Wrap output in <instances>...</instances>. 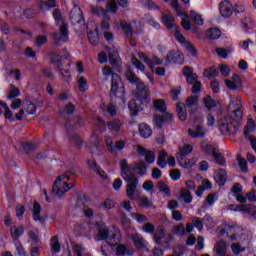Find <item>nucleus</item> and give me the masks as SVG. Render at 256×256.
I'll use <instances>...</instances> for the list:
<instances>
[{
  "label": "nucleus",
  "instance_id": "nucleus-32",
  "mask_svg": "<svg viewBox=\"0 0 256 256\" xmlns=\"http://www.w3.org/2000/svg\"><path fill=\"white\" fill-rule=\"evenodd\" d=\"M139 133L141 137H144V139H148L150 135H153V130H151V127H149V125L147 124H140Z\"/></svg>",
  "mask_w": 256,
  "mask_h": 256
},
{
  "label": "nucleus",
  "instance_id": "nucleus-3",
  "mask_svg": "<svg viewBox=\"0 0 256 256\" xmlns=\"http://www.w3.org/2000/svg\"><path fill=\"white\" fill-rule=\"evenodd\" d=\"M120 175L124 181H127L126 185V195L129 199H133L135 197V191H137V186L139 185V178L137 176L129 175V168L125 166V164L122 166V172H120Z\"/></svg>",
  "mask_w": 256,
  "mask_h": 256
},
{
  "label": "nucleus",
  "instance_id": "nucleus-39",
  "mask_svg": "<svg viewBox=\"0 0 256 256\" xmlns=\"http://www.w3.org/2000/svg\"><path fill=\"white\" fill-rule=\"evenodd\" d=\"M180 197L183 199L184 203H191L193 201V197L191 196V191L187 188H182L180 192Z\"/></svg>",
  "mask_w": 256,
  "mask_h": 256
},
{
  "label": "nucleus",
  "instance_id": "nucleus-18",
  "mask_svg": "<svg viewBox=\"0 0 256 256\" xmlns=\"http://www.w3.org/2000/svg\"><path fill=\"white\" fill-rule=\"evenodd\" d=\"M173 119V115L167 112H164V114L161 115H154V123L156 124V127L158 129H161L163 127V123H169Z\"/></svg>",
  "mask_w": 256,
  "mask_h": 256
},
{
  "label": "nucleus",
  "instance_id": "nucleus-30",
  "mask_svg": "<svg viewBox=\"0 0 256 256\" xmlns=\"http://www.w3.org/2000/svg\"><path fill=\"white\" fill-rule=\"evenodd\" d=\"M202 151L208 157H213L216 154V152L219 151V148L213 146V144L207 143L202 147Z\"/></svg>",
  "mask_w": 256,
  "mask_h": 256
},
{
  "label": "nucleus",
  "instance_id": "nucleus-46",
  "mask_svg": "<svg viewBox=\"0 0 256 256\" xmlns=\"http://www.w3.org/2000/svg\"><path fill=\"white\" fill-rule=\"evenodd\" d=\"M121 26L122 31L125 33L126 37H128V39H131V37H133V26H131V24L127 22H122Z\"/></svg>",
  "mask_w": 256,
  "mask_h": 256
},
{
  "label": "nucleus",
  "instance_id": "nucleus-10",
  "mask_svg": "<svg viewBox=\"0 0 256 256\" xmlns=\"http://www.w3.org/2000/svg\"><path fill=\"white\" fill-rule=\"evenodd\" d=\"M115 237H117V235L115 233L109 232V229H107V226H105V224H102L98 227V235L95 238L96 241H111L113 239H115Z\"/></svg>",
  "mask_w": 256,
  "mask_h": 256
},
{
  "label": "nucleus",
  "instance_id": "nucleus-19",
  "mask_svg": "<svg viewBox=\"0 0 256 256\" xmlns=\"http://www.w3.org/2000/svg\"><path fill=\"white\" fill-rule=\"evenodd\" d=\"M214 180L219 185V187L225 186V183H227V172L225 169L220 168L218 171L214 173Z\"/></svg>",
  "mask_w": 256,
  "mask_h": 256
},
{
  "label": "nucleus",
  "instance_id": "nucleus-40",
  "mask_svg": "<svg viewBox=\"0 0 256 256\" xmlns=\"http://www.w3.org/2000/svg\"><path fill=\"white\" fill-rule=\"evenodd\" d=\"M203 104L208 109L211 111V109H215L217 107V102L211 97V96H206L203 98Z\"/></svg>",
  "mask_w": 256,
  "mask_h": 256
},
{
  "label": "nucleus",
  "instance_id": "nucleus-25",
  "mask_svg": "<svg viewBox=\"0 0 256 256\" xmlns=\"http://www.w3.org/2000/svg\"><path fill=\"white\" fill-rule=\"evenodd\" d=\"M256 129V123L255 121H253V119H249L248 120V126L244 127V137L245 139H253V137H251V133L253 131H255Z\"/></svg>",
  "mask_w": 256,
  "mask_h": 256
},
{
  "label": "nucleus",
  "instance_id": "nucleus-24",
  "mask_svg": "<svg viewBox=\"0 0 256 256\" xmlns=\"http://www.w3.org/2000/svg\"><path fill=\"white\" fill-rule=\"evenodd\" d=\"M132 240L135 245L136 249H145L147 247V242L143 238V236H140L139 234L132 235Z\"/></svg>",
  "mask_w": 256,
  "mask_h": 256
},
{
  "label": "nucleus",
  "instance_id": "nucleus-54",
  "mask_svg": "<svg viewBox=\"0 0 256 256\" xmlns=\"http://www.w3.org/2000/svg\"><path fill=\"white\" fill-rule=\"evenodd\" d=\"M232 13H235V15H239V13H245V5L241 3H236L234 6L232 5Z\"/></svg>",
  "mask_w": 256,
  "mask_h": 256
},
{
  "label": "nucleus",
  "instance_id": "nucleus-31",
  "mask_svg": "<svg viewBox=\"0 0 256 256\" xmlns=\"http://www.w3.org/2000/svg\"><path fill=\"white\" fill-rule=\"evenodd\" d=\"M10 233L11 236L13 237V239H19L21 235H23V233H25V227L23 226H12L10 228Z\"/></svg>",
  "mask_w": 256,
  "mask_h": 256
},
{
  "label": "nucleus",
  "instance_id": "nucleus-14",
  "mask_svg": "<svg viewBox=\"0 0 256 256\" xmlns=\"http://www.w3.org/2000/svg\"><path fill=\"white\" fill-rule=\"evenodd\" d=\"M219 11L222 17L229 19L233 15V4L228 0H224L219 4Z\"/></svg>",
  "mask_w": 256,
  "mask_h": 256
},
{
  "label": "nucleus",
  "instance_id": "nucleus-8",
  "mask_svg": "<svg viewBox=\"0 0 256 256\" xmlns=\"http://www.w3.org/2000/svg\"><path fill=\"white\" fill-rule=\"evenodd\" d=\"M118 95H125V85L119 74H112L110 97L117 99Z\"/></svg>",
  "mask_w": 256,
  "mask_h": 256
},
{
  "label": "nucleus",
  "instance_id": "nucleus-23",
  "mask_svg": "<svg viewBox=\"0 0 256 256\" xmlns=\"http://www.w3.org/2000/svg\"><path fill=\"white\" fill-rule=\"evenodd\" d=\"M217 194L216 193H210L207 195L204 205L200 208V211H207V207H213L215 205V201H217Z\"/></svg>",
  "mask_w": 256,
  "mask_h": 256
},
{
  "label": "nucleus",
  "instance_id": "nucleus-37",
  "mask_svg": "<svg viewBox=\"0 0 256 256\" xmlns=\"http://www.w3.org/2000/svg\"><path fill=\"white\" fill-rule=\"evenodd\" d=\"M235 50L233 48H217L216 53L218 57H221L222 59H227L228 55H231V53H234Z\"/></svg>",
  "mask_w": 256,
  "mask_h": 256
},
{
  "label": "nucleus",
  "instance_id": "nucleus-48",
  "mask_svg": "<svg viewBox=\"0 0 256 256\" xmlns=\"http://www.w3.org/2000/svg\"><path fill=\"white\" fill-rule=\"evenodd\" d=\"M213 157L217 165H220V167H225V163H227V161L225 160V157H223V154L219 152V150L213 155Z\"/></svg>",
  "mask_w": 256,
  "mask_h": 256
},
{
  "label": "nucleus",
  "instance_id": "nucleus-2",
  "mask_svg": "<svg viewBox=\"0 0 256 256\" xmlns=\"http://www.w3.org/2000/svg\"><path fill=\"white\" fill-rule=\"evenodd\" d=\"M125 77L127 81H129L133 85H136V99L142 104L149 103V101H151V90H149V87H147L145 83L141 82V79H139V77L135 75V72H133V68H131V66L127 67Z\"/></svg>",
  "mask_w": 256,
  "mask_h": 256
},
{
  "label": "nucleus",
  "instance_id": "nucleus-22",
  "mask_svg": "<svg viewBox=\"0 0 256 256\" xmlns=\"http://www.w3.org/2000/svg\"><path fill=\"white\" fill-rule=\"evenodd\" d=\"M167 235V230H165V227L158 226L156 228V231L154 232V241L157 245H161V240L165 239Z\"/></svg>",
  "mask_w": 256,
  "mask_h": 256
},
{
  "label": "nucleus",
  "instance_id": "nucleus-5",
  "mask_svg": "<svg viewBox=\"0 0 256 256\" xmlns=\"http://www.w3.org/2000/svg\"><path fill=\"white\" fill-rule=\"evenodd\" d=\"M123 166H126L128 168L129 170L128 175H132L133 177H135V175H139L140 177H143V175L147 173V164H145V162L143 161L129 165L127 163V159H123L122 161H120L121 173H123Z\"/></svg>",
  "mask_w": 256,
  "mask_h": 256
},
{
  "label": "nucleus",
  "instance_id": "nucleus-55",
  "mask_svg": "<svg viewBox=\"0 0 256 256\" xmlns=\"http://www.w3.org/2000/svg\"><path fill=\"white\" fill-rule=\"evenodd\" d=\"M132 65H135L136 68H138L139 71H145V65L143 62H141L139 59H137L135 56L131 58Z\"/></svg>",
  "mask_w": 256,
  "mask_h": 256
},
{
  "label": "nucleus",
  "instance_id": "nucleus-17",
  "mask_svg": "<svg viewBox=\"0 0 256 256\" xmlns=\"http://www.w3.org/2000/svg\"><path fill=\"white\" fill-rule=\"evenodd\" d=\"M107 51L110 65H112V67H116L117 69H121V60H119V53H117L115 49L109 47H107Z\"/></svg>",
  "mask_w": 256,
  "mask_h": 256
},
{
  "label": "nucleus",
  "instance_id": "nucleus-13",
  "mask_svg": "<svg viewBox=\"0 0 256 256\" xmlns=\"http://www.w3.org/2000/svg\"><path fill=\"white\" fill-rule=\"evenodd\" d=\"M166 60L169 63L183 65V61H185V56H183V53H181V51L179 50H170L166 56Z\"/></svg>",
  "mask_w": 256,
  "mask_h": 256
},
{
  "label": "nucleus",
  "instance_id": "nucleus-41",
  "mask_svg": "<svg viewBox=\"0 0 256 256\" xmlns=\"http://www.w3.org/2000/svg\"><path fill=\"white\" fill-rule=\"evenodd\" d=\"M198 79L199 77L197 76V74L193 73V95H199V93L201 92L202 84Z\"/></svg>",
  "mask_w": 256,
  "mask_h": 256
},
{
  "label": "nucleus",
  "instance_id": "nucleus-6",
  "mask_svg": "<svg viewBox=\"0 0 256 256\" xmlns=\"http://www.w3.org/2000/svg\"><path fill=\"white\" fill-rule=\"evenodd\" d=\"M91 12H92V15H96L97 17H102L104 19V21H109L110 16L108 13L109 12L117 13V2H115V0H111V1L107 2L106 9L92 6Z\"/></svg>",
  "mask_w": 256,
  "mask_h": 256
},
{
  "label": "nucleus",
  "instance_id": "nucleus-26",
  "mask_svg": "<svg viewBox=\"0 0 256 256\" xmlns=\"http://www.w3.org/2000/svg\"><path fill=\"white\" fill-rule=\"evenodd\" d=\"M207 137V128L198 125L195 127L193 131V138L194 139H205Z\"/></svg>",
  "mask_w": 256,
  "mask_h": 256
},
{
  "label": "nucleus",
  "instance_id": "nucleus-36",
  "mask_svg": "<svg viewBox=\"0 0 256 256\" xmlns=\"http://www.w3.org/2000/svg\"><path fill=\"white\" fill-rule=\"evenodd\" d=\"M77 86L80 93H85V91L89 89V84H87V78H85V76L79 77L77 81Z\"/></svg>",
  "mask_w": 256,
  "mask_h": 256
},
{
  "label": "nucleus",
  "instance_id": "nucleus-61",
  "mask_svg": "<svg viewBox=\"0 0 256 256\" xmlns=\"http://www.w3.org/2000/svg\"><path fill=\"white\" fill-rule=\"evenodd\" d=\"M128 108L134 115H137V113H139V107H137V102H135V100L129 101Z\"/></svg>",
  "mask_w": 256,
  "mask_h": 256
},
{
  "label": "nucleus",
  "instance_id": "nucleus-62",
  "mask_svg": "<svg viewBox=\"0 0 256 256\" xmlns=\"http://www.w3.org/2000/svg\"><path fill=\"white\" fill-rule=\"evenodd\" d=\"M193 228L198 229V231H203V221L201 219L194 217L193 218Z\"/></svg>",
  "mask_w": 256,
  "mask_h": 256
},
{
  "label": "nucleus",
  "instance_id": "nucleus-56",
  "mask_svg": "<svg viewBox=\"0 0 256 256\" xmlns=\"http://www.w3.org/2000/svg\"><path fill=\"white\" fill-rule=\"evenodd\" d=\"M195 249L196 251H203L205 249V238L203 236H198Z\"/></svg>",
  "mask_w": 256,
  "mask_h": 256
},
{
  "label": "nucleus",
  "instance_id": "nucleus-51",
  "mask_svg": "<svg viewBox=\"0 0 256 256\" xmlns=\"http://www.w3.org/2000/svg\"><path fill=\"white\" fill-rule=\"evenodd\" d=\"M23 150L25 151V153L27 155H29V153H31V151H35V149H37V144L35 143H31V142H26L22 144Z\"/></svg>",
  "mask_w": 256,
  "mask_h": 256
},
{
  "label": "nucleus",
  "instance_id": "nucleus-42",
  "mask_svg": "<svg viewBox=\"0 0 256 256\" xmlns=\"http://www.w3.org/2000/svg\"><path fill=\"white\" fill-rule=\"evenodd\" d=\"M53 7H56L55 0L40 1L39 8L41 11H49Z\"/></svg>",
  "mask_w": 256,
  "mask_h": 256
},
{
  "label": "nucleus",
  "instance_id": "nucleus-16",
  "mask_svg": "<svg viewBox=\"0 0 256 256\" xmlns=\"http://www.w3.org/2000/svg\"><path fill=\"white\" fill-rule=\"evenodd\" d=\"M191 153H193V146L191 144H184L182 147H179V152L176 155L177 161L183 163L187 155H191Z\"/></svg>",
  "mask_w": 256,
  "mask_h": 256
},
{
  "label": "nucleus",
  "instance_id": "nucleus-58",
  "mask_svg": "<svg viewBox=\"0 0 256 256\" xmlns=\"http://www.w3.org/2000/svg\"><path fill=\"white\" fill-rule=\"evenodd\" d=\"M173 31L175 39L178 40L179 43H183L185 41V36L179 31V26H176Z\"/></svg>",
  "mask_w": 256,
  "mask_h": 256
},
{
  "label": "nucleus",
  "instance_id": "nucleus-28",
  "mask_svg": "<svg viewBox=\"0 0 256 256\" xmlns=\"http://www.w3.org/2000/svg\"><path fill=\"white\" fill-rule=\"evenodd\" d=\"M215 252L218 256L227 255V243L223 240L218 241L215 245Z\"/></svg>",
  "mask_w": 256,
  "mask_h": 256
},
{
  "label": "nucleus",
  "instance_id": "nucleus-34",
  "mask_svg": "<svg viewBox=\"0 0 256 256\" xmlns=\"http://www.w3.org/2000/svg\"><path fill=\"white\" fill-rule=\"evenodd\" d=\"M66 127H72V129H79L83 127V119L81 116H75L74 120L72 122L67 121L66 122Z\"/></svg>",
  "mask_w": 256,
  "mask_h": 256
},
{
  "label": "nucleus",
  "instance_id": "nucleus-38",
  "mask_svg": "<svg viewBox=\"0 0 256 256\" xmlns=\"http://www.w3.org/2000/svg\"><path fill=\"white\" fill-rule=\"evenodd\" d=\"M32 211L34 221H41V204L39 202L34 201Z\"/></svg>",
  "mask_w": 256,
  "mask_h": 256
},
{
  "label": "nucleus",
  "instance_id": "nucleus-9",
  "mask_svg": "<svg viewBox=\"0 0 256 256\" xmlns=\"http://www.w3.org/2000/svg\"><path fill=\"white\" fill-rule=\"evenodd\" d=\"M185 107H189L191 113V107H193V96H190L186 99V106L182 102H178L176 104V111L178 113V119H180V121H186L187 119V112L184 111Z\"/></svg>",
  "mask_w": 256,
  "mask_h": 256
},
{
  "label": "nucleus",
  "instance_id": "nucleus-43",
  "mask_svg": "<svg viewBox=\"0 0 256 256\" xmlns=\"http://www.w3.org/2000/svg\"><path fill=\"white\" fill-rule=\"evenodd\" d=\"M238 167H240V171L244 174L249 173V167L247 166V160L241 156H237Z\"/></svg>",
  "mask_w": 256,
  "mask_h": 256
},
{
  "label": "nucleus",
  "instance_id": "nucleus-49",
  "mask_svg": "<svg viewBox=\"0 0 256 256\" xmlns=\"http://www.w3.org/2000/svg\"><path fill=\"white\" fill-rule=\"evenodd\" d=\"M88 39L91 45L95 46L99 44V34L97 32L89 31Z\"/></svg>",
  "mask_w": 256,
  "mask_h": 256
},
{
  "label": "nucleus",
  "instance_id": "nucleus-33",
  "mask_svg": "<svg viewBox=\"0 0 256 256\" xmlns=\"http://www.w3.org/2000/svg\"><path fill=\"white\" fill-rule=\"evenodd\" d=\"M218 75H219V70H217L215 66L206 68L203 74V76L206 77V79H215V77H218Z\"/></svg>",
  "mask_w": 256,
  "mask_h": 256
},
{
  "label": "nucleus",
  "instance_id": "nucleus-44",
  "mask_svg": "<svg viewBox=\"0 0 256 256\" xmlns=\"http://www.w3.org/2000/svg\"><path fill=\"white\" fill-rule=\"evenodd\" d=\"M154 109H156V111H160V113H165V111H167V105L165 104V100L163 99L155 100Z\"/></svg>",
  "mask_w": 256,
  "mask_h": 256
},
{
  "label": "nucleus",
  "instance_id": "nucleus-11",
  "mask_svg": "<svg viewBox=\"0 0 256 256\" xmlns=\"http://www.w3.org/2000/svg\"><path fill=\"white\" fill-rule=\"evenodd\" d=\"M70 20L72 21V25H84L85 18L83 17V12L79 6H74L71 10Z\"/></svg>",
  "mask_w": 256,
  "mask_h": 256
},
{
  "label": "nucleus",
  "instance_id": "nucleus-50",
  "mask_svg": "<svg viewBox=\"0 0 256 256\" xmlns=\"http://www.w3.org/2000/svg\"><path fill=\"white\" fill-rule=\"evenodd\" d=\"M157 189H159L160 193H165V195H169V186L165 183V181L160 180L156 184Z\"/></svg>",
  "mask_w": 256,
  "mask_h": 256
},
{
  "label": "nucleus",
  "instance_id": "nucleus-35",
  "mask_svg": "<svg viewBox=\"0 0 256 256\" xmlns=\"http://www.w3.org/2000/svg\"><path fill=\"white\" fill-rule=\"evenodd\" d=\"M157 165L161 169H165V167H167V152L165 150L159 152Z\"/></svg>",
  "mask_w": 256,
  "mask_h": 256
},
{
  "label": "nucleus",
  "instance_id": "nucleus-20",
  "mask_svg": "<svg viewBox=\"0 0 256 256\" xmlns=\"http://www.w3.org/2000/svg\"><path fill=\"white\" fill-rule=\"evenodd\" d=\"M161 21L167 29H175V27H177V25H175V18L170 13L162 14Z\"/></svg>",
  "mask_w": 256,
  "mask_h": 256
},
{
  "label": "nucleus",
  "instance_id": "nucleus-53",
  "mask_svg": "<svg viewBox=\"0 0 256 256\" xmlns=\"http://www.w3.org/2000/svg\"><path fill=\"white\" fill-rule=\"evenodd\" d=\"M51 243H52V250H54L55 253H59V251H61V244L59 243V237L54 236L51 239Z\"/></svg>",
  "mask_w": 256,
  "mask_h": 256
},
{
  "label": "nucleus",
  "instance_id": "nucleus-21",
  "mask_svg": "<svg viewBox=\"0 0 256 256\" xmlns=\"http://www.w3.org/2000/svg\"><path fill=\"white\" fill-rule=\"evenodd\" d=\"M204 23L205 19H203V16L197 13V11H193V33H198L199 30L197 29V26L201 27Z\"/></svg>",
  "mask_w": 256,
  "mask_h": 256
},
{
  "label": "nucleus",
  "instance_id": "nucleus-29",
  "mask_svg": "<svg viewBox=\"0 0 256 256\" xmlns=\"http://www.w3.org/2000/svg\"><path fill=\"white\" fill-rule=\"evenodd\" d=\"M106 143L108 145V150L112 152L115 151V149H117L118 151H123V149H125V141L123 140L116 141L114 146L111 140H106Z\"/></svg>",
  "mask_w": 256,
  "mask_h": 256
},
{
  "label": "nucleus",
  "instance_id": "nucleus-59",
  "mask_svg": "<svg viewBox=\"0 0 256 256\" xmlns=\"http://www.w3.org/2000/svg\"><path fill=\"white\" fill-rule=\"evenodd\" d=\"M231 193H234V195H241V193H243V185L235 183L231 188Z\"/></svg>",
  "mask_w": 256,
  "mask_h": 256
},
{
  "label": "nucleus",
  "instance_id": "nucleus-7",
  "mask_svg": "<svg viewBox=\"0 0 256 256\" xmlns=\"http://www.w3.org/2000/svg\"><path fill=\"white\" fill-rule=\"evenodd\" d=\"M52 47H60L62 43H67L69 41V29L67 28V24L62 23L60 26V32H52Z\"/></svg>",
  "mask_w": 256,
  "mask_h": 256
},
{
  "label": "nucleus",
  "instance_id": "nucleus-12",
  "mask_svg": "<svg viewBox=\"0 0 256 256\" xmlns=\"http://www.w3.org/2000/svg\"><path fill=\"white\" fill-rule=\"evenodd\" d=\"M191 231H193L192 223H188L186 225V229H185V225L181 223L172 227V233L174 235H178V237H187V234L191 233Z\"/></svg>",
  "mask_w": 256,
  "mask_h": 256
},
{
  "label": "nucleus",
  "instance_id": "nucleus-47",
  "mask_svg": "<svg viewBox=\"0 0 256 256\" xmlns=\"http://www.w3.org/2000/svg\"><path fill=\"white\" fill-rule=\"evenodd\" d=\"M182 73L186 77L187 83L193 85V70H191V67L185 66Z\"/></svg>",
  "mask_w": 256,
  "mask_h": 256
},
{
  "label": "nucleus",
  "instance_id": "nucleus-4",
  "mask_svg": "<svg viewBox=\"0 0 256 256\" xmlns=\"http://www.w3.org/2000/svg\"><path fill=\"white\" fill-rule=\"evenodd\" d=\"M69 177L67 174L60 175L54 182L52 186V193L57 195V197H63L66 191H71V187L69 186Z\"/></svg>",
  "mask_w": 256,
  "mask_h": 256
},
{
  "label": "nucleus",
  "instance_id": "nucleus-45",
  "mask_svg": "<svg viewBox=\"0 0 256 256\" xmlns=\"http://www.w3.org/2000/svg\"><path fill=\"white\" fill-rule=\"evenodd\" d=\"M108 129L110 131H114L115 133H119L121 131V121L119 120H113L107 123Z\"/></svg>",
  "mask_w": 256,
  "mask_h": 256
},
{
  "label": "nucleus",
  "instance_id": "nucleus-15",
  "mask_svg": "<svg viewBox=\"0 0 256 256\" xmlns=\"http://www.w3.org/2000/svg\"><path fill=\"white\" fill-rule=\"evenodd\" d=\"M137 153L140 157H145V161L148 163V165L155 163V154L153 151L147 150L143 146H137Z\"/></svg>",
  "mask_w": 256,
  "mask_h": 256
},
{
  "label": "nucleus",
  "instance_id": "nucleus-63",
  "mask_svg": "<svg viewBox=\"0 0 256 256\" xmlns=\"http://www.w3.org/2000/svg\"><path fill=\"white\" fill-rule=\"evenodd\" d=\"M181 93V86H178L176 88H173L170 91L171 97L173 99V101H177V99H179V94Z\"/></svg>",
  "mask_w": 256,
  "mask_h": 256
},
{
  "label": "nucleus",
  "instance_id": "nucleus-52",
  "mask_svg": "<svg viewBox=\"0 0 256 256\" xmlns=\"http://www.w3.org/2000/svg\"><path fill=\"white\" fill-rule=\"evenodd\" d=\"M138 201H139V205H140V207H144V208H149V207H153V202H151V200L149 199V198H147V197H140L139 199H138Z\"/></svg>",
  "mask_w": 256,
  "mask_h": 256
},
{
  "label": "nucleus",
  "instance_id": "nucleus-1",
  "mask_svg": "<svg viewBox=\"0 0 256 256\" xmlns=\"http://www.w3.org/2000/svg\"><path fill=\"white\" fill-rule=\"evenodd\" d=\"M243 117V111L239 104L230 116H226L219 121V129L222 135H235L239 131V121Z\"/></svg>",
  "mask_w": 256,
  "mask_h": 256
},
{
  "label": "nucleus",
  "instance_id": "nucleus-57",
  "mask_svg": "<svg viewBox=\"0 0 256 256\" xmlns=\"http://www.w3.org/2000/svg\"><path fill=\"white\" fill-rule=\"evenodd\" d=\"M50 61L51 63H57L61 67V55L56 52H50Z\"/></svg>",
  "mask_w": 256,
  "mask_h": 256
},
{
  "label": "nucleus",
  "instance_id": "nucleus-27",
  "mask_svg": "<svg viewBox=\"0 0 256 256\" xmlns=\"http://www.w3.org/2000/svg\"><path fill=\"white\" fill-rule=\"evenodd\" d=\"M206 37L210 41H217L221 37V30L219 28H210L206 31Z\"/></svg>",
  "mask_w": 256,
  "mask_h": 256
},
{
  "label": "nucleus",
  "instance_id": "nucleus-64",
  "mask_svg": "<svg viewBox=\"0 0 256 256\" xmlns=\"http://www.w3.org/2000/svg\"><path fill=\"white\" fill-rule=\"evenodd\" d=\"M210 87H211L213 93H219V91H221V85L219 84V80H213L210 83Z\"/></svg>",
  "mask_w": 256,
  "mask_h": 256
},
{
  "label": "nucleus",
  "instance_id": "nucleus-60",
  "mask_svg": "<svg viewBox=\"0 0 256 256\" xmlns=\"http://www.w3.org/2000/svg\"><path fill=\"white\" fill-rule=\"evenodd\" d=\"M231 249H232V253L234 255H239L240 253H243V251H245V248L241 247L239 244L237 243H233L231 245Z\"/></svg>",
  "mask_w": 256,
  "mask_h": 256
}]
</instances>
